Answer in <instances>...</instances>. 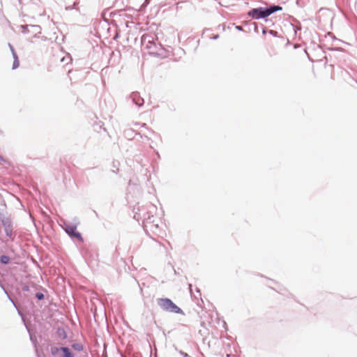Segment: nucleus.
I'll return each instance as SVG.
<instances>
[{
	"label": "nucleus",
	"mask_w": 357,
	"mask_h": 357,
	"mask_svg": "<svg viewBox=\"0 0 357 357\" xmlns=\"http://www.w3.org/2000/svg\"><path fill=\"white\" fill-rule=\"evenodd\" d=\"M36 296L38 299H43L44 297L43 294H37Z\"/></svg>",
	"instance_id": "9"
},
{
	"label": "nucleus",
	"mask_w": 357,
	"mask_h": 357,
	"mask_svg": "<svg viewBox=\"0 0 357 357\" xmlns=\"http://www.w3.org/2000/svg\"><path fill=\"white\" fill-rule=\"evenodd\" d=\"M0 161H4V159L3 158L2 156L0 155Z\"/></svg>",
	"instance_id": "11"
},
{
	"label": "nucleus",
	"mask_w": 357,
	"mask_h": 357,
	"mask_svg": "<svg viewBox=\"0 0 357 357\" xmlns=\"http://www.w3.org/2000/svg\"><path fill=\"white\" fill-rule=\"evenodd\" d=\"M143 102H144V100H142L141 102H136V104H137L138 105L141 106V105H143Z\"/></svg>",
	"instance_id": "10"
},
{
	"label": "nucleus",
	"mask_w": 357,
	"mask_h": 357,
	"mask_svg": "<svg viewBox=\"0 0 357 357\" xmlns=\"http://www.w3.org/2000/svg\"><path fill=\"white\" fill-rule=\"evenodd\" d=\"M180 354H181V356H182L183 357H190V356H188V354H186V353H185V352H183V351H180Z\"/></svg>",
	"instance_id": "8"
},
{
	"label": "nucleus",
	"mask_w": 357,
	"mask_h": 357,
	"mask_svg": "<svg viewBox=\"0 0 357 357\" xmlns=\"http://www.w3.org/2000/svg\"><path fill=\"white\" fill-rule=\"evenodd\" d=\"M73 348L77 351H81L83 349L82 346L80 344H74Z\"/></svg>",
	"instance_id": "6"
},
{
	"label": "nucleus",
	"mask_w": 357,
	"mask_h": 357,
	"mask_svg": "<svg viewBox=\"0 0 357 357\" xmlns=\"http://www.w3.org/2000/svg\"><path fill=\"white\" fill-rule=\"evenodd\" d=\"M282 7L278 6H271L268 8H254L249 12V15L255 19L264 18L269 16L275 11L281 10Z\"/></svg>",
	"instance_id": "1"
},
{
	"label": "nucleus",
	"mask_w": 357,
	"mask_h": 357,
	"mask_svg": "<svg viewBox=\"0 0 357 357\" xmlns=\"http://www.w3.org/2000/svg\"><path fill=\"white\" fill-rule=\"evenodd\" d=\"M59 350H61L63 353V357H73V354L70 352V349L67 347H61V349L54 348L52 349V353L53 355H55Z\"/></svg>",
	"instance_id": "4"
},
{
	"label": "nucleus",
	"mask_w": 357,
	"mask_h": 357,
	"mask_svg": "<svg viewBox=\"0 0 357 357\" xmlns=\"http://www.w3.org/2000/svg\"><path fill=\"white\" fill-rule=\"evenodd\" d=\"M1 261L3 264H7L9 261V257L7 256H1Z\"/></svg>",
	"instance_id": "7"
},
{
	"label": "nucleus",
	"mask_w": 357,
	"mask_h": 357,
	"mask_svg": "<svg viewBox=\"0 0 357 357\" xmlns=\"http://www.w3.org/2000/svg\"><path fill=\"white\" fill-rule=\"evenodd\" d=\"M66 231L71 236H73L78 239H82L80 233L77 231V229L74 226H68L66 228Z\"/></svg>",
	"instance_id": "3"
},
{
	"label": "nucleus",
	"mask_w": 357,
	"mask_h": 357,
	"mask_svg": "<svg viewBox=\"0 0 357 357\" xmlns=\"http://www.w3.org/2000/svg\"><path fill=\"white\" fill-rule=\"evenodd\" d=\"M158 303L164 310L176 314H181L183 312L181 309L169 298H159Z\"/></svg>",
	"instance_id": "2"
},
{
	"label": "nucleus",
	"mask_w": 357,
	"mask_h": 357,
	"mask_svg": "<svg viewBox=\"0 0 357 357\" xmlns=\"http://www.w3.org/2000/svg\"><path fill=\"white\" fill-rule=\"evenodd\" d=\"M135 96H136V94L133 96V100H134L135 101Z\"/></svg>",
	"instance_id": "12"
},
{
	"label": "nucleus",
	"mask_w": 357,
	"mask_h": 357,
	"mask_svg": "<svg viewBox=\"0 0 357 357\" xmlns=\"http://www.w3.org/2000/svg\"><path fill=\"white\" fill-rule=\"evenodd\" d=\"M20 66V61L17 59V56L14 54V61H13V69H16L17 68H18Z\"/></svg>",
	"instance_id": "5"
}]
</instances>
